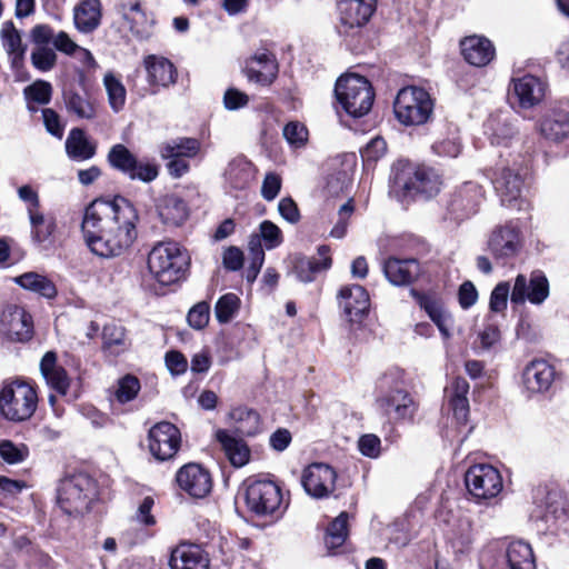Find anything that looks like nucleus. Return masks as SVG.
Here are the masks:
<instances>
[{
	"mask_svg": "<svg viewBox=\"0 0 569 569\" xmlns=\"http://www.w3.org/2000/svg\"><path fill=\"white\" fill-rule=\"evenodd\" d=\"M433 99L420 87L409 86L397 93L393 111L397 120L405 126L427 123L433 113Z\"/></svg>",
	"mask_w": 569,
	"mask_h": 569,
	"instance_id": "obj_7",
	"label": "nucleus"
},
{
	"mask_svg": "<svg viewBox=\"0 0 569 569\" xmlns=\"http://www.w3.org/2000/svg\"><path fill=\"white\" fill-rule=\"evenodd\" d=\"M103 84L108 94V101L114 112L123 109L127 98V91L121 80L112 72H108L103 77Z\"/></svg>",
	"mask_w": 569,
	"mask_h": 569,
	"instance_id": "obj_48",
	"label": "nucleus"
},
{
	"mask_svg": "<svg viewBox=\"0 0 569 569\" xmlns=\"http://www.w3.org/2000/svg\"><path fill=\"white\" fill-rule=\"evenodd\" d=\"M96 496V481L83 472L64 477L57 488L58 506L69 516H79L87 512Z\"/></svg>",
	"mask_w": 569,
	"mask_h": 569,
	"instance_id": "obj_5",
	"label": "nucleus"
},
{
	"mask_svg": "<svg viewBox=\"0 0 569 569\" xmlns=\"http://www.w3.org/2000/svg\"><path fill=\"white\" fill-rule=\"evenodd\" d=\"M338 303L349 322H359L370 308L367 290L360 284H346L338 292Z\"/></svg>",
	"mask_w": 569,
	"mask_h": 569,
	"instance_id": "obj_19",
	"label": "nucleus"
},
{
	"mask_svg": "<svg viewBox=\"0 0 569 569\" xmlns=\"http://www.w3.org/2000/svg\"><path fill=\"white\" fill-rule=\"evenodd\" d=\"M491 180L503 206L512 207L520 200L525 186L521 168L498 166Z\"/></svg>",
	"mask_w": 569,
	"mask_h": 569,
	"instance_id": "obj_14",
	"label": "nucleus"
},
{
	"mask_svg": "<svg viewBox=\"0 0 569 569\" xmlns=\"http://www.w3.org/2000/svg\"><path fill=\"white\" fill-rule=\"evenodd\" d=\"M337 473L326 463H312L302 473L301 483L308 495L313 498H325L333 492Z\"/></svg>",
	"mask_w": 569,
	"mask_h": 569,
	"instance_id": "obj_16",
	"label": "nucleus"
},
{
	"mask_svg": "<svg viewBox=\"0 0 569 569\" xmlns=\"http://www.w3.org/2000/svg\"><path fill=\"white\" fill-rule=\"evenodd\" d=\"M420 272V263L412 258H389L383 263V273L393 286H408L418 279Z\"/></svg>",
	"mask_w": 569,
	"mask_h": 569,
	"instance_id": "obj_25",
	"label": "nucleus"
},
{
	"mask_svg": "<svg viewBox=\"0 0 569 569\" xmlns=\"http://www.w3.org/2000/svg\"><path fill=\"white\" fill-rule=\"evenodd\" d=\"M171 569H208L209 559L197 545L181 543L170 555Z\"/></svg>",
	"mask_w": 569,
	"mask_h": 569,
	"instance_id": "obj_26",
	"label": "nucleus"
},
{
	"mask_svg": "<svg viewBox=\"0 0 569 569\" xmlns=\"http://www.w3.org/2000/svg\"><path fill=\"white\" fill-rule=\"evenodd\" d=\"M38 395L33 385L21 378H9L0 385V413L11 422L29 420L37 410Z\"/></svg>",
	"mask_w": 569,
	"mask_h": 569,
	"instance_id": "obj_3",
	"label": "nucleus"
},
{
	"mask_svg": "<svg viewBox=\"0 0 569 569\" xmlns=\"http://www.w3.org/2000/svg\"><path fill=\"white\" fill-rule=\"evenodd\" d=\"M282 502L280 488L270 480H254L246 490V503L250 511L258 516L272 515Z\"/></svg>",
	"mask_w": 569,
	"mask_h": 569,
	"instance_id": "obj_10",
	"label": "nucleus"
},
{
	"mask_svg": "<svg viewBox=\"0 0 569 569\" xmlns=\"http://www.w3.org/2000/svg\"><path fill=\"white\" fill-rule=\"evenodd\" d=\"M29 216L31 238L43 249L52 244V234L56 230L54 219L43 216L40 211H31Z\"/></svg>",
	"mask_w": 569,
	"mask_h": 569,
	"instance_id": "obj_37",
	"label": "nucleus"
},
{
	"mask_svg": "<svg viewBox=\"0 0 569 569\" xmlns=\"http://www.w3.org/2000/svg\"><path fill=\"white\" fill-rule=\"evenodd\" d=\"M210 318V307L207 302H199L188 312L187 319L189 325L194 329L204 328Z\"/></svg>",
	"mask_w": 569,
	"mask_h": 569,
	"instance_id": "obj_62",
	"label": "nucleus"
},
{
	"mask_svg": "<svg viewBox=\"0 0 569 569\" xmlns=\"http://www.w3.org/2000/svg\"><path fill=\"white\" fill-rule=\"evenodd\" d=\"M159 174V168L154 162L139 160L136 158V164L130 172H127L131 180H139L146 183L153 181Z\"/></svg>",
	"mask_w": 569,
	"mask_h": 569,
	"instance_id": "obj_60",
	"label": "nucleus"
},
{
	"mask_svg": "<svg viewBox=\"0 0 569 569\" xmlns=\"http://www.w3.org/2000/svg\"><path fill=\"white\" fill-rule=\"evenodd\" d=\"M31 63L41 72L50 71L57 63V53L49 46L36 47L31 52Z\"/></svg>",
	"mask_w": 569,
	"mask_h": 569,
	"instance_id": "obj_57",
	"label": "nucleus"
},
{
	"mask_svg": "<svg viewBox=\"0 0 569 569\" xmlns=\"http://www.w3.org/2000/svg\"><path fill=\"white\" fill-rule=\"evenodd\" d=\"M148 81L152 86L168 87L174 83L177 70L173 63L163 57L148 56L144 59Z\"/></svg>",
	"mask_w": 569,
	"mask_h": 569,
	"instance_id": "obj_33",
	"label": "nucleus"
},
{
	"mask_svg": "<svg viewBox=\"0 0 569 569\" xmlns=\"http://www.w3.org/2000/svg\"><path fill=\"white\" fill-rule=\"evenodd\" d=\"M510 293L509 282L498 283L490 296V309L493 312H500L507 308L508 296Z\"/></svg>",
	"mask_w": 569,
	"mask_h": 569,
	"instance_id": "obj_63",
	"label": "nucleus"
},
{
	"mask_svg": "<svg viewBox=\"0 0 569 569\" xmlns=\"http://www.w3.org/2000/svg\"><path fill=\"white\" fill-rule=\"evenodd\" d=\"M73 21L76 28L82 33L94 31L101 21L100 0H82L73 9Z\"/></svg>",
	"mask_w": 569,
	"mask_h": 569,
	"instance_id": "obj_35",
	"label": "nucleus"
},
{
	"mask_svg": "<svg viewBox=\"0 0 569 569\" xmlns=\"http://www.w3.org/2000/svg\"><path fill=\"white\" fill-rule=\"evenodd\" d=\"M412 295L417 298L420 307L426 310V312L429 315L431 320L436 323V326L438 327L442 337L445 339H449L451 336V333H450V328L452 325L451 317L448 313L443 312L442 309L429 297L420 295L413 290H412Z\"/></svg>",
	"mask_w": 569,
	"mask_h": 569,
	"instance_id": "obj_45",
	"label": "nucleus"
},
{
	"mask_svg": "<svg viewBox=\"0 0 569 569\" xmlns=\"http://www.w3.org/2000/svg\"><path fill=\"white\" fill-rule=\"evenodd\" d=\"M542 519L551 532H563L569 536V508L565 502H549Z\"/></svg>",
	"mask_w": 569,
	"mask_h": 569,
	"instance_id": "obj_43",
	"label": "nucleus"
},
{
	"mask_svg": "<svg viewBox=\"0 0 569 569\" xmlns=\"http://www.w3.org/2000/svg\"><path fill=\"white\" fill-rule=\"evenodd\" d=\"M393 183L406 196L429 199L440 191L442 180L433 168L406 163L396 169Z\"/></svg>",
	"mask_w": 569,
	"mask_h": 569,
	"instance_id": "obj_8",
	"label": "nucleus"
},
{
	"mask_svg": "<svg viewBox=\"0 0 569 569\" xmlns=\"http://www.w3.org/2000/svg\"><path fill=\"white\" fill-rule=\"evenodd\" d=\"M486 133L495 146H510L516 136V128L509 114L499 112L491 114L485 123Z\"/></svg>",
	"mask_w": 569,
	"mask_h": 569,
	"instance_id": "obj_32",
	"label": "nucleus"
},
{
	"mask_svg": "<svg viewBox=\"0 0 569 569\" xmlns=\"http://www.w3.org/2000/svg\"><path fill=\"white\" fill-rule=\"evenodd\" d=\"M189 266L188 254L176 242H159L148 254V269L163 286L178 282Z\"/></svg>",
	"mask_w": 569,
	"mask_h": 569,
	"instance_id": "obj_4",
	"label": "nucleus"
},
{
	"mask_svg": "<svg viewBox=\"0 0 569 569\" xmlns=\"http://www.w3.org/2000/svg\"><path fill=\"white\" fill-rule=\"evenodd\" d=\"M201 143L196 138H177L160 146L162 158H193L200 151Z\"/></svg>",
	"mask_w": 569,
	"mask_h": 569,
	"instance_id": "obj_42",
	"label": "nucleus"
},
{
	"mask_svg": "<svg viewBox=\"0 0 569 569\" xmlns=\"http://www.w3.org/2000/svg\"><path fill=\"white\" fill-rule=\"evenodd\" d=\"M522 244L523 237L516 221L496 227L488 239V249L495 259L515 258L520 252Z\"/></svg>",
	"mask_w": 569,
	"mask_h": 569,
	"instance_id": "obj_11",
	"label": "nucleus"
},
{
	"mask_svg": "<svg viewBox=\"0 0 569 569\" xmlns=\"http://www.w3.org/2000/svg\"><path fill=\"white\" fill-rule=\"evenodd\" d=\"M0 331L13 341H27L32 337L31 316L20 306L8 305L0 312Z\"/></svg>",
	"mask_w": 569,
	"mask_h": 569,
	"instance_id": "obj_15",
	"label": "nucleus"
},
{
	"mask_svg": "<svg viewBox=\"0 0 569 569\" xmlns=\"http://www.w3.org/2000/svg\"><path fill=\"white\" fill-rule=\"evenodd\" d=\"M449 406L459 423H465L469 415V382L465 378H456L446 389Z\"/></svg>",
	"mask_w": 569,
	"mask_h": 569,
	"instance_id": "obj_36",
	"label": "nucleus"
},
{
	"mask_svg": "<svg viewBox=\"0 0 569 569\" xmlns=\"http://www.w3.org/2000/svg\"><path fill=\"white\" fill-rule=\"evenodd\" d=\"M157 212L161 221L170 227L182 224L189 216L187 203L176 194H166L160 198Z\"/></svg>",
	"mask_w": 569,
	"mask_h": 569,
	"instance_id": "obj_31",
	"label": "nucleus"
},
{
	"mask_svg": "<svg viewBox=\"0 0 569 569\" xmlns=\"http://www.w3.org/2000/svg\"><path fill=\"white\" fill-rule=\"evenodd\" d=\"M379 409L395 421L411 419L416 412V405L411 396L403 388V371L395 368L385 372L378 380Z\"/></svg>",
	"mask_w": 569,
	"mask_h": 569,
	"instance_id": "obj_2",
	"label": "nucleus"
},
{
	"mask_svg": "<svg viewBox=\"0 0 569 569\" xmlns=\"http://www.w3.org/2000/svg\"><path fill=\"white\" fill-rule=\"evenodd\" d=\"M541 134L551 141L560 142L569 138V114L567 112H553L540 123Z\"/></svg>",
	"mask_w": 569,
	"mask_h": 569,
	"instance_id": "obj_39",
	"label": "nucleus"
},
{
	"mask_svg": "<svg viewBox=\"0 0 569 569\" xmlns=\"http://www.w3.org/2000/svg\"><path fill=\"white\" fill-rule=\"evenodd\" d=\"M14 281L23 289L32 291L46 299H53L58 295L53 281L47 276L37 272H26L17 277Z\"/></svg>",
	"mask_w": 569,
	"mask_h": 569,
	"instance_id": "obj_38",
	"label": "nucleus"
},
{
	"mask_svg": "<svg viewBox=\"0 0 569 569\" xmlns=\"http://www.w3.org/2000/svg\"><path fill=\"white\" fill-rule=\"evenodd\" d=\"M460 49L465 60L475 67L487 66L496 54L492 42L477 34L463 38L460 41Z\"/></svg>",
	"mask_w": 569,
	"mask_h": 569,
	"instance_id": "obj_24",
	"label": "nucleus"
},
{
	"mask_svg": "<svg viewBox=\"0 0 569 569\" xmlns=\"http://www.w3.org/2000/svg\"><path fill=\"white\" fill-rule=\"evenodd\" d=\"M138 212L123 197L96 199L86 209L81 229L90 251L101 258L121 256L137 238Z\"/></svg>",
	"mask_w": 569,
	"mask_h": 569,
	"instance_id": "obj_1",
	"label": "nucleus"
},
{
	"mask_svg": "<svg viewBox=\"0 0 569 569\" xmlns=\"http://www.w3.org/2000/svg\"><path fill=\"white\" fill-rule=\"evenodd\" d=\"M512 93L521 108L528 109L539 104L547 91V82L533 74L512 78Z\"/></svg>",
	"mask_w": 569,
	"mask_h": 569,
	"instance_id": "obj_21",
	"label": "nucleus"
},
{
	"mask_svg": "<svg viewBox=\"0 0 569 569\" xmlns=\"http://www.w3.org/2000/svg\"><path fill=\"white\" fill-rule=\"evenodd\" d=\"M29 456V449L23 443H14L11 440H0V458L8 465L23 462Z\"/></svg>",
	"mask_w": 569,
	"mask_h": 569,
	"instance_id": "obj_53",
	"label": "nucleus"
},
{
	"mask_svg": "<svg viewBox=\"0 0 569 569\" xmlns=\"http://www.w3.org/2000/svg\"><path fill=\"white\" fill-rule=\"evenodd\" d=\"M0 39L3 49L9 56L11 66L19 68L23 62L27 47L22 43L21 33L11 20L2 23Z\"/></svg>",
	"mask_w": 569,
	"mask_h": 569,
	"instance_id": "obj_34",
	"label": "nucleus"
},
{
	"mask_svg": "<svg viewBox=\"0 0 569 569\" xmlns=\"http://www.w3.org/2000/svg\"><path fill=\"white\" fill-rule=\"evenodd\" d=\"M136 158L137 157L121 143L114 144L108 153L110 166L123 174L131 171L132 166L136 164Z\"/></svg>",
	"mask_w": 569,
	"mask_h": 569,
	"instance_id": "obj_50",
	"label": "nucleus"
},
{
	"mask_svg": "<svg viewBox=\"0 0 569 569\" xmlns=\"http://www.w3.org/2000/svg\"><path fill=\"white\" fill-rule=\"evenodd\" d=\"M335 93L342 109L352 118L368 114L375 100L371 83L355 73L341 76L336 82Z\"/></svg>",
	"mask_w": 569,
	"mask_h": 569,
	"instance_id": "obj_6",
	"label": "nucleus"
},
{
	"mask_svg": "<svg viewBox=\"0 0 569 569\" xmlns=\"http://www.w3.org/2000/svg\"><path fill=\"white\" fill-rule=\"evenodd\" d=\"M26 99L38 104H47L51 100L52 86L44 80H37L32 84L24 88Z\"/></svg>",
	"mask_w": 569,
	"mask_h": 569,
	"instance_id": "obj_58",
	"label": "nucleus"
},
{
	"mask_svg": "<svg viewBox=\"0 0 569 569\" xmlns=\"http://www.w3.org/2000/svg\"><path fill=\"white\" fill-rule=\"evenodd\" d=\"M282 134L291 148L299 149L306 146L309 132L302 122L290 121L283 127Z\"/></svg>",
	"mask_w": 569,
	"mask_h": 569,
	"instance_id": "obj_56",
	"label": "nucleus"
},
{
	"mask_svg": "<svg viewBox=\"0 0 569 569\" xmlns=\"http://www.w3.org/2000/svg\"><path fill=\"white\" fill-rule=\"evenodd\" d=\"M66 151L69 158L74 160H88L96 153V147L88 140L80 128H73L66 140Z\"/></svg>",
	"mask_w": 569,
	"mask_h": 569,
	"instance_id": "obj_40",
	"label": "nucleus"
},
{
	"mask_svg": "<svg viewBox=\"0 0 569 569\" xmlns=\"http://www.w3.org/2000/svg\"><path fill=\"white\" fill-rule=\"evenodd\" d=\"M387 151V143L381 137L372 138L361 150V157L365 161H377Z\"/></svg>",
	"mask_w": 569,
	"mask_h": 569,
	"instance_id": "obj_64",
	"label": "nucleus"
},
{
	"mask_svg": "<svg viewBox=\"0 0 569 569\" xmlns=\"http://www.w3.org/2000/svg\"><path fill=\"white\" fill-rule=\"evenodd\" d=\"M139 390V379L132 375H127L119 379L114 397L120 403H126L133 400L137 397Z\"/></svg>",
	"mask_w": 569,
	"mask_h": 569,
	"instance_id": "obj_59",
	"label": "nucleus"
},
{
	"mask_svg": "<svg viewBox=\"0 0 569 569\" xmlns=\"http://www.w3.org/2000/svg\"><path fill=\"white\" fill-rule=\"evenodd\" d=\"M251 237L259 238L260 242L263 241L268 250L279 247L283 241V236L280 228L272 221L264 220L259 226V233Z\"/></svg>",
	"mask_w": 569,
	"mask_h": 569,
	"instance_id": "obj_55",
	"label": "nucleus"
},
{
	"mask_svg": "<svg viewBox=\"0 0 569 569\" xmlns=\"http://www.w3.org/2000/svg\"><path fill=\"white\" fill-rule=\"evenodd\" d=\"M449 541L456 555L468 552L473 541L471 523L468 520H461Z\"/></svg>",
	"mask_w": 569,
	"mask_h": 569,
	"instance_id": "obj_51",
	"label": "nucleus"
},
{
	"mask_svg": "<svg viewBox=\"0 0 569 569\" xmlns=\"http://www.w3.org/2000/svg\"><path fill=\"white\" fill-rule=\"evenodd\" d=\"M226 181L234 189H243L252 178L251 163L244 158L232 159L224 170Z\"/></svg>",
	"mask_w": 569,
	"mask_h": 569,
	"instance_id": "obj_46",
	"label": "nucleus"
},
{
	"mask_svg": "<svg viewBox=\"0 0 569 569\" xmlns=\"http://www.w3.org/2000/svg\"><path fill=\"white\" fill-rule=\"evenodd\" d=\"M176 480L180 489L193 498L206 497L212 487L209 471L198 463H187L181 467Z\"/></svg>",
	"mask_w": 569,
	"mask_h": 569,
	"instance_id": "obj_20",
	"label": "nucleus"
},
{
	"mask_svg": "<svg viewBox=\"0 0 569 569\" xmlns=\"http://www.w3.org/2000/svg\"><path fill=\"white\" fill-rule=\"evenodd\" d=\"M63 102L69 114L82 120H94L98 113V103L88 92L74 90L63 91Z\"/></svg>",
	"mask_w": 569,
	"mask_h": 569,
	"instance_id": "obj_28",
	"label": "nucleus"
},
{
	"mask_svg": "<svg viewBox=\"0 0 569 569\" xmlns=\"http://www.w3.org/2000/svg\"><path fill=\"white\" fill-rule=\"evenodd\" d=\"M180 443V431L171 422H158L149 430V450L151 455L160 461L171 459L179 450Z\"/></svg>",
	"mask_w": 569,
	"mask_h": 569,
	"instance_id": "obj_13",
	"label": "nucleus"
},
{
	"mask_svg": "<svg viewBox=\"0 0 569 569\" xmlns=\"http://www.w3.org/2000/svg\"><path fill=\"white\" fill-rule=\"evenodd\" d=\"M377 0H338L337 9L345 33L366 26L376 11Z\"/></svg>",
	"mask_w": 569,
	"mask_h": 569,
	"instance_id": "obj_17",
	"label": "nucleus"
},
{
	"mask_svg": "<svg viewBox=\"0 0 569 569\" xmlns=\"http://www.w3.org/2000/svg\"><path fill=\"white\" fill-rule=\"evenodd\" d=\"M250 262L246 269V279L248 282H253L264 261V251L257 237H250L249 243Z\"/></svg>",
	"mask_w": 569,
	"mask_h": 569,
	"instance_id": "obj_52",
	"label": "nucleus"
},
{
	"mask_svg": "<svg viewBox=\"0 0 569 569\" xmlns=\"http://www.w3.org/2000/svg\"><path fill=\"white\" fill-rule=\"evenodd\" d=\"M557 377L556 368L545 359H533L522 370V386L529 393L550 390Z\"/></svg>",
	"mask_w": 569,
	"mask_h": 569,
	"instance_id": "obj_18",
	"label": "nucleus"
},
{
	"mask_svg": "<svg viewBox=\"0 0 569 569\" xmlns=\"http://www.w3.org/2000/svg\"><path fill=\"white\" fill-rule=\"evenodd\" d=\"M506 558L509 569H536L532 549L522 540L509 543Z\"/></svg>",
	"mask_w": 569,
	"mask_h": 569,
	"instance_id": "obj_41",
	"label": "nucleus"
},
{
	"mask_svg": "<svg viewBox=\"0 0 569 569\" xmlns=\"http://www.w3.org/2000/svg\"><path fill=\"white\" fill-rule=\"evenodd\" d=\"M244 71L250 81L269 86L277 78L278 63L270 51L262 49L246 61Z\"/></svg>",
	"mask_w": 569,
	"mask_h": 569,
	"instance_id": "obj_22",
	"label": "nucleus"
},
{
	"mask_svg": "<svg viewBox=\"0 0 569 569\" xmlns=\"http://www.w3.org/2000/svg\"><path fill=\"white\" fill-rule=\"evenodd\" d=\"M348 536V513L341 512L328 527L326 546L329 550L341 547Z\"/></svg>",
	"mask_w": 569,
	"mask_h": 569,
	"instance_id": "obj_49",
	"label": "nucleus"
},
{
	"mask_svg": "<svg viewBox=\"0 0 569 569\" xmlns=\"http://www.w3.org/2000/svg\"><path fill=\"white\" fill-rule=\"evenodd\" d=\"M465 482L470 495L479 500L497 497L503 487L498 469L486 463L471 466L465 475Z\"/></svg>",
	"mask_w": 569,
	"mask_h": 569,
	"instance_id": "obj_9",
	"label": "nucleus"
},
{
	"mask_svg": "<svg viewBox=\"0 0 569 569\" xmlns=\"http://www.w3.org/2000/svg\"><path fill=\"white\" fill-rule=\"evenodd\" d=\"M102 348L112 356L122 353L128 348L124 328L116 323L106 325L102 330Z\"/></svg>",
	"mask_w": 569,
	"mask_h": 569,
	"instance_id": "obj_47",
	"label": "nucleus"
},
{
	"mask_svg": "<svg viewBox=\"0 0 569 569\" xmlns=\"http://www.w3.org/2000/svg\"><path fill=\"white\" fill-rule=\"evenodd\" d=\"M40 371L47 385L61 396H66L70 387V378L63 367L57 363L53 351L44 353L40 361Z\"/></svg>",
	"mask_w": 569,
	"mask_h": 569,
	"instance_id": "obj_27",
	"label": "nucleus"
},
{
	"mask_svg": "<svg viewBox=\"0 0 569 569\" xmlns=\"http://www.w3.org/2000/svg\"><path fill=\"white\" fill-rule=\"evenodd\" d=\"M481 199V188L468 182L455 193L449 203V210L456 220H463L477 212Z\"/></svg>",
	"mask_w": 569,
	"mask_h": 569,
	"instance_id": "obj_23",
	"label": "nucleus"
},
{
	"mask_svg": "<svg viewBox=\"0 0 569 569\" xmlns=\"http://www.w3.org/2000/svg\"><path fill=\"white\" fill-rule=\"evenodd\" d=\"M230 419L236 423V429L241 436H256L260 429V416L257 411L246 407H238L229 413Z\"/></svg>",
	"mask_w": 569,
	"mask_h": 569,
	"instance_id": "obj_44",
	"label": "nucleus"
},
{
	"mask_svg": "<svg viewBox=\"0 0 569 569\" xmlns=\"http://www.w3.org/2000/svg\"><path fill=\"white\" fill-rule=\"evenodd\" d=\"M355 207L352 200H348L342 204L338 211V221L330 231V236L337 239H342L347 233L348 222L353 213Z\"/></svg>",
	"mask_w": 569,
	"mask_h": 569,
	"instance_id": "obj_61",
	"label": "nucleus"
},
{
	"mask_svg": "<svg viewBox=\"0 0 569 569\" xmlns=\"http://www.w3.org/2000/svg\"><path fill=\"white\" fill-rule=\"evenodd\" d=\"M330 249L327 246L318 248L319 257H299L295 262V271L298 279L302 282L313 281L316 274L327 270L331 266L329 256Z\"/></svg>",
	"mask_w": 569,
	"mask_h": 569,
	"instance_id": "obj_29",
	"label": "nucleus"
},
{
	"mask_svg": "<svg viewBox=\"0 0 569 569\" xmlns=\"http://www.w3.org/2000/svg\"><path fill=\"white\" fill-rule=\"evenodd\" d=\"M549 297V281L543 272L536 270L532 271L530 278L527 279L523 274H518L510 300L515 305H522L529 301L532 305H541Z\"/></svg>",
	"mask_w": 569,
	"mask_h": 569,
	"instance_id": "obj_12",
	"label": "nucleus"
},
{
	"mask_svg": "<svg viewBox=\"0 0 569 569\" xmlns=\"http://www.w3.org/2000/svg\"><path fill=\"white\" fill-rule=\"evenodd\" d=\"M240 299L234 293H226L216 303V318L220 323L229 322L238 312Z\"/></svg>",
	"mask_w": 569,
	"mask_h": 569,
	"instance_id": "obj_54",
	"label": "nucleus"
},
{
	"mask_svg": "<svg viewBox=\"0 0 569 569\" xmlns=\"http://www.w3.org/2000/svg\"><path fill=\"white\" fill-rule=\"evenodd\" d=\"M216 439L233 467L241 468L249 462L250 449L242 439L233 437L224 429L216 431Z\"/></svg>",
	"mask_w": 569,
	"mask_h": 569,
	"instance_id": "obj_30",
	"label": "nucleus"
}]
</instances>
